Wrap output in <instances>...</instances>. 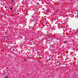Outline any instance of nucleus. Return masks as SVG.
I'll return each instance as SVG.
<instances>
[{
    "label": "nucleus",
    "mask_w": 78,
    "mask_h": 78,
    "mask_svg": "<svg viewBox=\"0 0 78 78\" xmlns=\"http://www.w3.org/2000/svg\"><path fill=\"white\" fill-rule=\"evenodd\" d=\"M5 78H8V77L7 76H6V77H5Z\"/></svg>",
    "instance_id": "nucleus-4"
},
{
    "label": "nucleus",
    "mask_w": 78,
    "mask_h": 78,
    "mask_svg": "<svg viewBox=\"0 0 78 78\" xmlns=\"http://www.w3.org/2000/svg\"><path fill=\"white\" fill-rule=\"evenodd\" d=\"M55 24H56V23H57L56 22H55Z\"/></svg>",
    "instance_id": "nucleus-6"
},
{
    "label": "nucleus",
    "mask_w": 78,
    "mask_h": 78,
    "mask_svg": "<svg viewBox=\"0 0 78 78\" xmlns=\"http://www.w3.org/2000/svg\"><path fill=\"white\" fill-rule=\"evenodd\" d=\"M5 8L6 9V8H7V7L6 6H5Z\"/></svg>",
    "instance_id": "nucleus-2"
},
{
    "label": "nucleus",
    "mask_w": 78,
    "mask_h": 78,
    "mask_svg": "<svg viewBox=\"0 0 78 78\" xmlns=\"http://www.w3.org/2000/svg\"><path fill=\"white\" fill-rule=\"evenodd\" d=\"M12 2H14V0H12Z\"/></svg>",
    "instance_id": "nucleus-5"
},
{
    "label": "nucleus",
    "mask_w": 78,
    "mask_h": 78,
    "mask_svg": "<svg viewBox=\"0 0 78 78\" xmlns=\"http://www.w3.org/2000/svg\"><path fill=\"white\" fill-rule=\"evenodd\" d=\"M64 44H66L67 43V41H64Z\"/></svg>",
    "instance_id": "nucleus-1"
},
{
    "label": "nucleus",
    "mask_w": 78,
    "mask_h": 78,
    "mask_svg": "<svg viewBox=\"0 0 78 78\" xmlns=\"http://www.w3.org/2000/svg\"><path fill=\"white\" fill-rule=\"evenodd\" d=\"M10 9H12V7H11L10 8Z\"/></svg>",
    "instance_id": "nucleus-3"
}]
</instances>
